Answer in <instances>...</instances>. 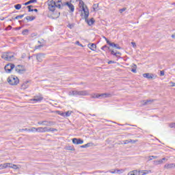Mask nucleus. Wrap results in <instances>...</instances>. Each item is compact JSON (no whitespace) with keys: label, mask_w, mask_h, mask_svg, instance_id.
<instances>
[{"label":"nucleus","mask_w":175,"mask_h":175,"mask_svg":"<svg viewBox=\"0 0 175 175\" xmlns=\"http://www.w3.org/2000/svg\"><path fill=\"white\" fill-rule=\"evenodd\" d=\"M87 23L90 26L93 25L94 23H95V19H94V18H92L90 21H87Z\"/></svg>","instance_id":"obj_28"},{"label":"nucleus","mask_w":175,"mask_h":175,"mask_svg":"<svg viewBox=\"0 0 175 175\" xmlns=\"http://www.w3.org/2000/svg\"><path fill=\"white\" fill-rule=\"evenodd\" d=\"M55 5H56L57 8H58V9H59V7L58 6V5H62V0H55Z\"/></svg>","instance_id":"obj_26"},{"label":"nucleus","mask_w":175,"mask_h":175,"mask_svg":"<svg viewBox=\"0 0 175 175\" xmlns=\"http://www.w3.org/2000/svg\"><path fill=\"white\" fill-rule=\"evenodd\" d=\"M109 173H111L112 174H117V170H113V171L109 170Z\"/></svg>","instance_id":"obj_45"},{"label":"nucleus","mask_w":175,"mask_h":175,"mask_svg":"<svg viewBox=\"0 0 175 175\" xmlns=\"http://www.w3.org/2000/svg\"><path fill=\"white\" fill-rule=\"evenodd\" d=\"M59 116H62V117H65V112H60V111H58Z\"/></svg>","instance_id":"obj_48"},{"label":"nucleus","mask_w":175,"mask_h":175,"mask_svg":"<svg viewBox=\"0 0 175 175\" xmlns=\"http://www.w3.org/2000/svg\"><path fill=\"white\" fill-rule=\"evenodd\" d=\"M21 131H28V132H38V129L35 127H31L29 129H23Z\"/></svg>","instance_id":"obj_19"},{"label":"nucleus","mask_w":175,"mask_h":175,"mask_svg":"<svg viewBox=\"0 0 175 175\" xmlns=\"http://www.w3.org/2000/svg\"><path fill=\"white\" fill-rule=\"evenodd\" d=\"M143 77H145V79H153L154 75L150 73H144L143 74Z\"/></svg>","instance_id":"obj_17"},{"label":"nucleus","mask_w":175,"mask_h":175,"mask_svg":"<svg viewBox=\"0 0 175 175\" xmlns=\"http://www.w3.org/2000/svg\"><path fill=\"white\" fill-rule=\"evenodd\" d=\"M105 40H106V42H107V44H109V42H110V40H109V39H107V38H105Z\"/></svg>","instance_id":"obj_60"},{"label":"nucleus","mask_w":175,"mask_h":175,"mask_svg":"<svg viewBox=\"0 0 175 175\" xmlns=\"http://www.w3.org/2000/svg\"><path fill=\"white\" fill-rule=\"evenodd\" d=\"M28 83H29V81H25V83H23L21 85L23 90H27V88H28V87H29V85H28Z\"/></svg>","instance_id":"obj_24"},{"label":"nucleus","mask_w":175,"mask_h":175,"mask_svg":"<svg viewBox=\"0 0 175 175\" xmlns=\"http://www.w3.org/2000/svg\"><path fill=\"white\" fill-rule=\"evenodd\" d=\"M129 143H130V139H126L123 141L124 144H129Z\"/></svg>","instance_id":"obj_43"},{"label":"nucleus","mask_w":175,"mask_h":175,"mask_svg":"<svg viewBox=\"0 0 175 175\" xmlns=\"http://www.w3.org/2000/svg\"><path fill=\"white\" fill-rule=\"evenodd\" d=\"M136 68H137V66H136L135 64H134L133 68L131 69V72H133V73H136Z\"/></svg>","instance_id":"obj_39"},{"label":"nucleus","mask_w":175,"mask_h":175,"mask_svg":"<svg viewBox=\"0 0 175 175\" xmlns=\"http://www.w3.org/2000/svg\"><path fill=\"white\" fill-rule=\"evenodd\" d=\"M79 6L85 14V19L87 20V18H88V16H90V12L88 11V8H85L84 7V2L82 0H79Z\"/></svg>","instance_id":"obj_3"},{"label":"nucleus","mask_w":175,"mask_h":175,"mask_svg":"<svg viewBox=\"0 0 175 175\" xmlns=\"http://www.w3.org/2000/svg\"><path fill=\"white\" fill-rule=\"evenodd\" d=\"M101 50H103L104 51H110L111 49L110 47L107 46V45H104L103 47H101Z\"/></svg>","instance_id":"obj_27"},{"label":"nucleus","mask_w":175,"mask_h":175,"mask_svg":"<svg viewBox=\"0 0 175 175\" xmlns=\"http://www.w3.org/2000/svg\"><path fill=\"white\" fill-rule=\"evenodd\" d=\"M111 64H116V62L113 61V60H110L108 62V65H110Z\"/></svg>","instance_id":"obj_51"},{"label":"nucleus","mask_w":175,"mask_h":175,"mask_svg":"<svg viewBox=\"0 0 175 175\" xmlns=\"http://www.w3.org/2000/svg\"><path fill=\"white\" fill-rule=\"evenodd\" d=\"M8 81L11 85H17L18 83H20L18 78L14 75H12L11 77H8Z\"/></svg>","instance_id":"obj_4"},{"label":"nucleus","mask_w":175,"mask_h":175,"mask_svg":"<svg viewBox=\"0 0 175 175\" xmlns=\"http://www.w3.org/2000/svg\"><path fill=\"white\" fill-rule=\"evenodd\" d=\"M110 53L111 55H114L115 57H117L118 58V55H121V53L116 51L114 52V50H110Z\"/></svg>","instance_id":"obj_18"},{"label":"nucleus","mask_w":175,"mask_h":175,"mask_svg":"<svg viewBox=\"0 0 175 175\" xmlns=\"http://www.w3.org/2000/svg\"><path fill=\"white\" fill-rule=\"evenodd\" d=\"M47 131H48L49 132H54V131H57V129H54V128H49V129H47Z\"/></svg>","instance_id":"obj_41"},{"label":"nucleus","mask_w":175,"mask_h":175,"mask_svg":"<svg viewBox=\"0 0 175 175\" xmlns=\"http://www.w3.org/2000/svg\"><path fill=\"white\" fill-rule=\"evenodd\" d=\"M40 47H43V45L40 44L38 46H36V49L38 50V49H40Z\"/></svg>","instance_id":"obj_54"},{"label":"nucleus","mask_w":175,"mask_h":175,"mask_svg":"<svg viewBox=\"0 0 175 175\" xmlns=\"http://www.w3.org/2000/svg\"><path fill=\"white\" fill-rule=\"evenodd\" d=\"M10 165H12V163H6L4 164H0V166H1V168H0V170L1 169H6V167H10Z\"/></svg>","instance_id":"obj_20"},{"label":"nucleus","mask_w":175,"mask_h":175,"mask_svg":"<svg viewBox=\"0 0 175 175\" xmlns=\"http://www.w3.org/2000/svg\"><path fill=\"white\" fill-rule=\"evenodd\" d=\"M68 27L70 28V29H72V28H75V23H72V24L69 23L68 25Z\"/></svg>","instance_id":"obj_40"},{"label":"nucleus","mask_w":175,"mask_h":175,"mask_svg":"<svg viewBox=\"0 0 175 175\" xmlns=\"http://www.w3.org/2000/svg\"><path fill=\"white\" fill-rule=\"evenodd\" d=\"M76 44H78V46H81V47H83V44H80L79 41H77Z\"/></svg>","instance_id":"obj_53"},{"label":"nucleus","mask_w":175,"mask_h":175,"mask_svg":"<svg viewBox=\"0 0 175 175\" xmlns=\"http://www.w3.org/2000/svg\"><path fill=\"white\" fill-rule=\"evenodd\" d=\"M43 58H44V54L38 53L36 55V59L38 62H42V61H43Z\"/></svg>","instance_id":"obj_13"},{"label":"nucleus","mask_w":175,"mask_h":175,"mask_svg":"<svg viewBox=\"0 0 175 175\" xmlns=\"http://www.w3.org/2000/svg\"><path fill=\"white\" fill-rule=\"evenodd\" d=\"M137 139L135 140V139H130V143H131V144H135V143H137Z\"/></svg>","instance_id":"obj_42"},{"label":"nucleus","mask_w":175,"mask_h":175,"mask_svg":"<svg viewBox=\"0 0 175 175\" xmlns=\"http://www.w3.org/2000/svg\"><path fill=\"white\" fill-rule=\"evenodd\" d=\"M48 6L49 10H50V12H55V8H57V5H55V2H54V0H49Z\"/></svg>","instance_id":"obj_7"},{"label":"nucleus","mask_w":175,"mask_h":175,"mask_svg":"<svg viewBox=\"0 0 175 175\" xmlns=\"http://www.w3.org/2000/svg\"><path fill=\"white\" fill-rule=\"evenodd\" d=\"M73 144H83L84 141L80 138H73L72 139Z\"/></svg>","instance_id":"obj_11"},{"label":"nucleus","mask_w":175,"mask_h":175,"mask_svg":"<svg viewBox=\"0 0 175 175\" xmlns=\"http://www.w3.org/2000/svg\"><path fill=\"white\" fill-rule=\"evenodd\" d=\"M38 43L41 44L42 42L40 41H38Z\"/></svg>","instance_id":"obj_63"},{"label":"nucleus","mask_w":175,"mask_h":175,"mask_svg":"<svg viewBox=\"0 0 175 175\" xmlns=\"http://www.w3.org/2000/svg\"><path fill=\"white\" fill-rule=\"evenodd\" d=\"M1 58L5 61H12L14 58V53L10 52H5L1 55Z\"/></svg>","instance_id":"obj_5"},{"label":"nucleus","mask_w":175,"mask_h":175,"mask_svg":"<svg viewBox=\"0 0 175 175\" xmlns=\"http://www.w3.org/2000/svg\"><path fill=\"white\" fill-rule=\"evenodd\" d=\"M88 94L89 93L87 90H71L68 93L70 96H87Z\"/></svg>","instance_id":"obj_1"},{"label":"nucleus","mask_w":175,"mask_h":175,"mask_svg":"<svg viewBox=\"0 0 175 175\" xmlns=\"http://www.w3.org/2000/svg\"><path fill=\"white\" fill-rule=\"evenodd\" d=\"M110 96L111 94L108 93H103L101 94H92V98H93L94 99H96V98L102 99V98H109V96Z\"/></svg>","instance_id":"obj_6"},{"label":"nucleus","mask_w":175,"mask_h":175,"mask_svg":"<svg viewBox=\"0 0 175 175\" xmlns=\"http://www.w3.org/2000/svg\"><path fill=\"white\" fill-rule=\"evenodd\" d=\"M72 111H68L66 112H64L65 117H70V116L72 115Z\"/></svg>","instance_id":"obj_32"},{"label":"nucleus","mask_w":175,"mask_h":175,"mask_svg":"<svg viewBox=\"0 0 175 175\" xmlns=\"http://www.w3.org/2000/svg\"><path fill=\"white\" fill-rule=\"evenodd\" d=\"M68 150H70V151H73L75 149H73L72 146H69Z\"/></svg>","instance_id":"obj_56"},{"label":"nucleus","mask_w":175,"mask_h":175,"mask_svg":"<svg viewBox=\"0 0 175 175\" xmlns=\"http://www.w3.org/2000/svg\"><path fill=\"white\" fill-rule=\"evenodd\" d=\"M160 161H162V162L163 163V161H167V159H166V158H163L162 159H160Z\"/></svg>","instance_id":"obj_58"},{"label":"nucleus","mask_w":175,"mask_h":175,"mask_svg":"<svg viewBox=\"0 0 175 175\" xmlns=\"http://www.w3.org/2000/svg\"><path fill=\"white\" fill-rule=\"evenodd\" d=\"M126 10V8H123L120 10H119L120 13H122L123 12H125Z\"/></svg>","instance_id":"obj_44"},{"label":"nucleus","mask_w":175,"mask_h":175,"mask_svg":"<svg viewBox=\"0 0 175 175\" xmlns=\"http://www.w3.org/2000/svg\"><path fill=\"white\" fill-rule=\"evenodd\" d=\"M10 29H12V26H11V25H8V26L5 28V31H10Z\"/></svg>","instance_id":"obj_47"},{"label":"nucleus","mask_w":175,"mask_h":175,"mask_svg":"<svg viewBox=\"0 0 175 175\" xmlns=\"http://www.w3.org/2000/svg\"><path fill=\"white\" fill-rule=\"evenodd\" d=\"M170 84H171V87H175V83L174 82H170Z\"/></svg>","instance_id":"obj_55"},{"label":"nucleus","mask_w":175,"mask_h":175,"mask_svg":"<svg viewBox=\"0 0 175 175\" xmlns=\"http://www.w3.org/2000/svg\"><path fill=\"white\" fill-rule=\"evenodd\" d=\"M170 128H175V122L169 124Z\"/></svg>","instance_id":"obj_46"},{"label":"nucleus","mask_w":175,"mask_h":175,"mask_svg":"<svg viewBox=\"0 0 175 175\" xmlns=\"http://www.w3.org/2000/svg\"><path fill=\"white\" fill-rule=\"evenodd\" d=\"M18 23H21V24H23V23H27V22L25 21V18H24L23 20L18 21Z\"/></svg>","instance_id":"obj_49"},{"label":"nucleus","mask_w":175,"mask_h":175,"mask_svg":"<svg viewBox=\"0 0 175 175\" xmlns=\"http://www.w3.org/2000/svg\"><path fill=\"white\" fill-rule=\"evenodd\" d=\"M27 7H30V8H33V5H28Z\"/></svg>","instance_id":"obj_62"},{"label":"nucleus","mask_w":175,"mask_h":175,"mask_svg":"<svg viewBox=\"0 0 175 175\" xmlns=\"http://www.w3.org/2000/svg\"><path fill=\"white\" fill-rule=\"evenodd\" d=\"M28 9V12H33V9L31 8V7H27Z\"/></svg>","instance_id":"obj_52"},{"label":"nucleus","mask_w":175,"mask_h":175,"mask_svg":"<svg viewBox=\"0 0 175 175\" xmlns=\"http://www.w3.org/2000/svg\"><path fill=\"white\" fill-rule=\"evenodd\" d=\"M10 167H11L12 169H14L15 170H17V169H18V167L17 166V165L12 164V163L10 165Z\"/></svg>","instance_id":"obj_31"},{"label":"nucleus","mask_w":175,"mask_h":175,"mask_svg":"<svg viewBox=\"0 0 175 175\" xmlns=\"http://www.w3.org/2000/svg\"><path fill=\"white\" fill-rule=\"evenodd\" d=\"M173 167H175L174 163H166L164 165V169H173Z\"/></svg>","instance_id":"obj_16"},{"label":"nucleus","mask_w":175,"mask_h":175,"mask_svg":"<svg viewBox=\"0 0 175 175\" xmlns=\"http://www.w3.org/2000/svg\"><path fill=\"white\" fill-rule=\"evenodd\" d=\"M160 76H165V71L161 70L160 71Z\"/></svg>","instance_id":"obj_50"},{"label":"nucleus","mask_w":175,"mask_h":175,"mask_svg":"<svg viewBox=\"0 0 175 175\" xmlns=\"http://www.w3.org/2000/svg\"><path fill=\"white\" fill-rule=\"evenodd\" d=\"M15 70L17 73H19V75H23L27 71V69H25V67L23 65H17L15 67Z\"/></svg>","instance_id":"obj_8"},{"label":"nucleus","mask_w":175,"mask_h":175,"mask_svg":"<svg viewBox=\"0 0 175 175\" xmlns=\"http://www.w3.org/2000/svg\"><path fill=\"white\" fill-rule=\"evenodd\" d=\"M172 5H174V6H175V3H173Z\"/></svg>","instance_id":"obj_64"},{"label":"nucleus","mask_w":175,"mask_h":175,"mask_svg":"<svg viewBox=\"0 0 175 175\" xmlns=\"http://www.w3.org/2000/svg\"><path fill=\"white\" fill-rule=\"evenodd\" d=\"M131 44L133 45V47H135V46H136V43H135L133 42H131Z\"/></svg>","instance_id":"obj_57"},{"label":"nucleus","mask_w":175,"mask_h":175,"mask_svg":"<svg viewBox=\"0 0 175 175\" xmlns=\"http://www.w3.org/2000/svg\"><path fill=\"white\" fill-rule=\"evenodd\" d=\"M98 6H99V3L93 5V9H94V12H96V9H98Z\"/></svg>","instance_id":"obj_38"},{"label":"nucleus","mask_w":175,"mask_h":175,"mask_svg":"<svg viewBox=\"0 0 175 175\" xmlns=\"http://www.w3.org/2000/svg\"><path fill=\"white\" fill-rule=\"evenodd\" d=\"M149 161H152V159H158V156H149Z\"/></svg>","instance_id":"obj_36"},{"label":"nucleus","mask_w":175,"mask_h":175,"mask_svg":"<svg viewBox=\"0 0 175 175\" xmlns=\"http://www.w3.org/2000/svg\"><path fill=\"white\" fill-rule=\"evenodd\" d=\"M154 165H155L156 166H158V165H162V163H163V161H162V160H158V161H154Z\"/></svg>","instance_id":"obj_29"},{"label":"nucleus","mask_w":175,"mask_h":175,"mask_svg":"<svg viewBox=\"0 0 175 175\" xmlns=\"http://www.w3.org/2000/svg\"><path fill=\"white\" fill-rule=\"evenodd\" d=\"M116 172L118 174H121V173H124V170L122 169H116Z\"/></svg>","instance_id":"obj_37"},{"label":"nucleus","mask_w":175,"mask_h":175,"mask_svg":"<svg viewBox=\"0 0 175 175\" xmlns=\"http://www.w3.org/2000/svg\"><path fill=\"white\" fill-rule=\"evenodd\" d=\"M27 14H23L21 15H18L16 16L15 18H12V20H18L20 18H23V17H24V16H25Z\"/></svg>","instance_id":"obj_30"},{"label":"nucleus","mask_w":175,"mask_h":175,"mask_svg":"<svg viewBox=\"0 0 175 175\" xmlns=\"http://www.w3.org/2000/svg\"><path fill=\"white\" fill-rule=\"evenodd\" d=\"M108 44L109 46H111V47H115V49H117V50H121V46H120V45L118 44L108 41Z\"/></svg>","instance_id":"obj_12"},{"label":"nucleus","mask_w":175,"mask_h":175,"mask_svg":"<svg viewBox=\"0 0 175 175\" xmlns=\"http://www.w3.org/2000/svg\"><path fill=\"white\" fill-rule=\"evenodd\" d=\"M154 102V100H143L142 101L143 106H146L147 105H151Z\"/></svg>","instance_id":"obj_15"},{"label":"nucleus","mask_w":175,"mask_h":175,"mask_svg":"<svg viewBox=\"0 0 175 175\" xmlns=\"http://www.w3.org/2000/svg\"><path fill=\"white\" fill-rule=\"evenodd\" d=\"M88 47H89V49H90V50H92V51H95V49H96V44H95L94 43L89 44Z\"/></svg>","instance_id":"obj_23"},{"label":"nucleus","mask_w":175,"mask_h":175,"mask_svg":"<svg viewBox=\"0 0 175 175\" xmlns=\"http://www.w3.org/2000/svg\"><path fill=\"white\" fill-rule=\"evenodd\" d=\"M38 2V0H29V1L24 3L25 6H27L28 5H31V3H36Z\"/></svg>","instance_id":"obj_25"},{"label":"nucleus","mask_w":175,"mask_h":175,"mask_svg":"<svg viewBox=\"0 0 175 175\" xmlns=\"http://www.w3.org/2000/svg\"><path fill=\"white\" fill-rule=\"evenodd\" d=\"M171 37L172 38V39H175V33L172 34Z\"/></svg>","instance_id":"obj_59"},{"label":"nucleus","mask_w":175,"mask_h":175,"mask_svg":"<svg viewBox=\"0 0 175 175\" xmlns=\"http://www.w3.org/2000/svg\"><path fill=\"white\" fill-rule=\"evenodd\" d=\"M36 18V16H28L25 18V20H27V22L28 23V21H33V20H35Z\"/></svg>","instance_id":"obj_22"},{"label":"nucleus","mask_w":175,"mask_h":175,"mask_svg":"<svg viewBox=\"0 0 175 175\" xmlns=\"http://www.w3.org/2000/svg\"><path fill=\"white\" fill-rule=\"evenodd\" d=\"M91 144H90V143H88V144H85V145H82V146H81V148H88V147H90V145Z\"/></svg>","instance_id":"obj_34"},{"label":"nucleus","mask_w":175,"mask_h":175,"mask_svg":"<svg viewBox=\"0 0 175 175\" xmlns=\"http://www.w3.org/2000/svg\"><path fill=\"white\" fill-rule=\"evenodd\" d=\"M43 99V96H42V94H40V96H35L34 98L31 99L33 102H42Z\"/></svg>","instance_id":"obj_14"},{"label":"nucleus","mask_w":175,"mask_h":175,"mask_svg":"<svg viewBox=\"0 0 175 175\" xmlns=\"http://www.w3.org/2000/svg\"><path fill=\"white\" fill-rule=\"evenodd\" d=\"M29 29H24L23 31H22V35H24V36H25V35H28V33H29Z\"/></svg>","instance_id":"obj_33"},{"label":"nucleus","mask_w":175,"mask_h":175,"mask_svg":"<svg viewBox=\"0 0 175 175\" xmlns=\"http://www.w3.org/2000/svg\"><path fill=\"white\" fill-rule=\"evenodd\" d=\"M65 6L68 8L69 13H73L75 12V5H72V1H66L62 3V5H58L59 9H64Z\"/></svg>","instance_id":"obj_2"},{"label":"nucleus","mask_w":175,"mask_h":175,"mask_svg":"<svg viewBox=\"0 0 175 175\" xmlns=\"http://www.w3.org/2000/svg\"><path fill=\"white\" fill-rule=\"evenodd\" d=\"M33 12H36V13H38V9H33Z\"/></svg>","instance_id":"obj_61"},{"label":"nucleus","mask_w":175,"mask_h":175,"mask_svg":"<svg viewBox=\"0 0 175 175\" xmlns=\"http://www.w3.org/2000/svg\"><path fill=\"white\" fill-rule=\"evenodd\" d=\"M14 68H16V66L14 64L9 63L5 66L4 69L6 73H10V72H12Z\"/></svg>","instance_id":"obj_9"},{"label":"nucleus","mask_w":175,"mask_h":175,"mask_svg":"<svg viewBox=\"0 0 175 175\" xmlns=\"http://www.w3.org/2000/svg\"><path fill=\"white\" fill-rule=\"evenodd\" d=\"M14 8L16 10H20L21 9V4H16L14 5Z\"/></svg>","instance_id":"obj_35"},{"label":"nucleus","mask_w":175,"mask_h":175,"mask_svg":"<svg viewBox=\"0 0 175 175\" xmlns=\"http://www.w3.org/2000/svg\"><path fill=\"white\" fill-rule=\"evenodd\" d=\"M127 175H140V172L137 170H133L129 172Z\"/></svg>","instance_id":"obj_21"},{"label":"nucleus","mask_w":175,"mask_h":175,"mask_svg":"<svg viewBox=\"0 0 175 175\" xmlns=\"http://www.w3.org/2000/svg\"><path fill=\"white\" fill-rule=\"evenodd\" d=\"M38 124L40 125H45L46 126H51V125H54V122L44 120L38 122Z\"/></svg>","instance_id":"obj_10"}]
</instances>
